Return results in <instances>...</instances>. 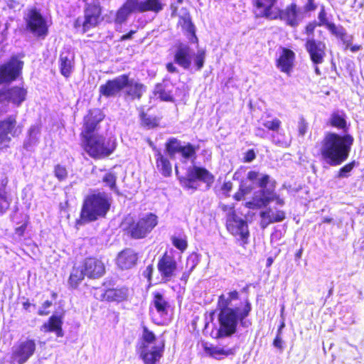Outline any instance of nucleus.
<instances>
[{"mask_svg":"<svg viewBox=\"0 0 364 364\" xmlns=\"http://www.w3.org/2000/svg\"><path fill=\"white\" fill-rule=\"evenodd\" d=\"M240 298V293L236 289L230 290L227 294H222L218 298L217 309L219 311V328L217 330L215 339L227 338L237 332V326L247 327L245 319L252 311V304L248 298H245L237 306H230L233 301Z\"/></svg>","mask_w":364,"mask_h":364,"instance_id":"nucleus-1","label":"nucleus"},{"mask_svg":"<svg viewBox=\"0 0 364 364\" xmlns=\"http://www.w3.org/2000/svg\"><path fill=\"white\" fill-rule=\"evenodd\" d=\"M353 142L354 138L350 134L326 132L321 141V160L331 166L341 165L348 158Z\"/></svg>","mask_w":364,"mask_h":364,"instance_id":"nucleus-2","label":"nucleus"},{"mask_svg":"<svg viewBox=\"0 0 364 364\" xmlns=\"http://www.w3.org/2000/svg\"><path fill=\"white\" fill-rule=\"evenodd\" d=\"M246 178L260 188L259 196H253L251 200L245 203L246 208L259 209L267 207L272 201L280 205H284V200L275 191V182L267 187L270 181V176L268 174H260L259 171L251 170L247 173Z\"/></svg>","mask_w":364,"mask_h":364,"instance_id":"nucleus-3","label":"nucleus"},{"mask_svg":"<svg viewBox=\"0 0 364 364\" xmlns=\"http://www.w3.org/2000/svg\"><path fill=\"white\" fill-rule=\"evenodd\" d=\"M277 0H253L252 4L256 9L257 16L270 19L279 18L291 27H296L300 21L299 11L295 3L288 5L285 9L274 12L273 8Z\"/></svg>","mask_w":364,"mask_h":364,"instance_id":"nucleus-4","label":"nucleus"},{"mask_svg":"<svg viewBox=\"0 0 364 364\" xmlns=\"http://www.w3.org/2000/svg\"><path fill=\"white\" fill-rule=\"evenodd\" d=\"M142 333L139 346V358L144 364H157L165 350V341L159 340L147 326H142Z\"/></svg>","mask_w":364,"mask_h":364,"instance_id":"nucleus-5","label":"nucleus"},{"mask_svg":"<svg viewBox=\"0 0 364 364\" xmlns=\"http://www.w3.org/2000/svg\"><path fill=\"white\" fill-rule=\"evenodd\" d=\"M109 208L110 203L105 193L90 194L83 201L77 223L84 225L105 218Z\"/></svg>","mask_w":364,"mask_h":364,"instance_id":"nucleus-6","label":"nucleus"},{"mask_svg":"<svg viewBox=\"0 0 364 364\" xmlns=\"http://www.w3.org/2000/svg\"><path fill=\"white\" fill-rule=\"evenodd\" d=\"M157 224L156 215L149 213L137 220L132 219L126 228V231L132 238L143 239L154 230Z\"/></svg>","mask_w":364,"mask_h":364,"instance_id":"nucleus-7","label":"nucleus"},{"mask_svg":"<svg viewBox=\"0 0 364 364\" xmlns=\"http://www.w3.org/2000/svg\"><path fill=\"white\" fill-rule=\"evenodd\" d=\"M181 185L186 189L197 190L196 181L198 180L206 184L208 188H210L215 181V176L204 167L193 166L188 169L186 176H178Z\"/></svg>","mask_w":364,"mask_h":364,"instance_id":"nucleus-8","label":"nucleus"},{"mask_svg":"<svg viewBox=\"0 0 364 364\" xmlns=\"http://www.w3.org/2000/svg\"><path fill=\"white\" fill-rule=\"evenodd\" d=\"M165 150L170 158L173 159L179 154L183 162L188 160L194 161L197 157L198 145H193L190 142L181 144V141L175 137L168 139L165 143Z\"/></svg>","mask_w":364,"mask_h":364,"instance_id":"nucleus-9","label":"nucleus"},{"mask_svg":"<svg viewBox=\"0 0 364 364\" xmlns=\"http://www.w3.org/2000/svg\"><path fill=\"white\" fill-rule=\"evenodd\" d=\"M227 231L245 247L249 243L250 230L247 220L240 218L237 214H232L230 218L225 219Z\"/></svg>","mask_w":364,"mask_h":364,"instance_id":"nucleus-10","label":"nucleus"},{"mask_svg":"<svg viewBox=\"0 0 364 364\" xmlns=\"http://www.w3.org/2000/svg\"><path fill=\"white\" fill-rule=\"evenodd\" d=\"M178 266V262L175 257V251L173 249L166 250L159 257L156 267L164 283L170 282L176 277Z\"/></svg>","mask_w":364,"mask_h":364,"instance_id":"nucleus-11","label":"nucleus"},{"mask_svg":"<svg viewBox=\"0 0 364 364\" xmlns=\"http://www.w3.org/2000/svg\"><path fill=\"white\" fill-rule=\"evenodd\" d=\"M115 92L125 90V95L130 100H139L145 91V86L134 79L129 74H123L115 77Z\"/></svg>","mask_w":364,"mask_h":364,"instance_id":"nucleus-12","label":"nucleus"},{"mask_svg":"<svg viewBox=\"0 0 364 364\" xmlns=\"http://www.w3.org/2000/svg\"><path fill=\"white\" fill-rule=\"evenodd\" d=\"M27 91L22 87L14 86L0 90V113L7 112L9 102L17 107L26 100Z\"/></svg>","mask_w":364,"mask_h":364,"instance_id":"nucleus-13","label":"nucleus"},{"mask_svg":"<svg viewBox=\"0 0 364 364\" xmlns=\"http://www.w3.org/2000/svg\"><path fill=\"white\" fill-rule=\"evenodd\" d=\"M85 151L93 158H101L109 156L112 150L105 143L102 136L90 134L82 136Z\"/></svg>","mask_w":364,"mask_h":364,"instance_id":"nucleus-14","label":"nucleus"},{"mask_svg":"<svg viewBox=\"0 0 364 364\" xmlns=\"http://www.w3.org/2000/svg\"><path fill=\"white\" fill-rule=\"evenodd\" d=\"M36 348V344L33 339L18 342L11 348V361L18 364L25 363L34 354Z\"/></svg>","mask_w":364,"mask_h":364,"instance_id":"nucleus-15","label":"nucleus"},{"mask_svg":"<svg viewBox=\"0 0 364 364\" xmlns=\"http://www.w3.org/2000/svg\"><path fill=\"white\" fill-rule=\"evenodd\" d=\"M154 95L164 102H174L176 99L183 100L186 92L183 87H175L171 84L159 83L155 87Z\"/></svg>","mask_w":364,"mask_h":364,"instance_id":"nucleus-16","label":"nucleus"},{"mask_svg":"<svg viewBox=\"0 0 364 364\" xmlns=\"http://www.w3.org/2000/svg\"><path fill=\"white\" fill-rule=\"evenodd\" d=\"M100 14L101 9L98 4H88L85 10L84 18H77L75 21V27L76 28L82 27V31L85 33L97 24Z\"/></svg>","mask_w":364,"mask_h":364,"instance_id":"nucleus-17","label":"nucleus"},{"mask_svg":"<svg viewBox=\"0 0 364 364\" xmlns=\"http://www.w3.org/2000/svg\"><path fill=\"white\" fill-rule=\"evenodd\" d=\"M23 64V61L17 56H13L7 63L0 66V84L16 80L21 74Z\"/></svg>","mask_w":364,"mask_h":364,"instance_id":"nucleus-18","label":"nucleus"},{"mask_svg":"<svg viewBox=\"0 0 364 364\" xmlns=\"http://www.w3.org/2000/svg\"><path fill=\"white\" fill-rule=\"evenodd\" d=\"M304 47L313 64H322L326 55V45L313 37L307 38Z\"/></svg>","mask_w":364,"mask_h":364,"instance_id":"nucleus-19","label":"nucleus"},{"mask_svg":"<svg viewBox=\"0 0 364 364\" xmlns=\"http://www.w3.org/2000/svg\"><path fill=\"white\" fill-rule=\"evenodd\" d=\"M21 132V129L17 126L16 115H9L0 121V145H7L11 136L15 137Z\"/></svg>","mask_w":364,"mask_h":364,"instance_id":"nucleus-20","label":"nucleus"},{"mask_svg":"<svg viewBox=\"0 0 364 364\" xmlns=\"http://www.w3.org/2000/svg\"><path fill=\"white\" fill-rule=\"evenodd\" d=\"M171 16L175 17L178 16V26H180L183 30L190 33L192 37L195 39L194 42H198V38L196 36L195 26L192 22V19L188 11V9L185 7H181L179 9V6L177 5L171 4Z\"/></svg>","mask_w":364,"mask_h":364,"instance_id":"nucleus-21","label":"nucleus"},{"mask_svg":"<svg viewBox=\"0 0 364 364\" xmlns=\"http://www.w3.org/2000/svg\"><path fill=\"white\" fill-rule=\"evenodd\" d=\"M295 53L287 48H282L279 56L275 60L277 68L287 75L290 76L294 68Z\"/></svg>","mask_w":364,"mask_h":364,"instance_id":"nucleus-22","label":"nucleus"},{"mask_svg":"<svg viewBox=\"0 0 364 364\" xmlns=\"http://www.w3.org/2000/svg\"><path fill=\"white\" fill-rule=\"evenodd\" d=\"M27 26L33 33L45 36L47 33L46 23L42 16L36 10H31L26 18Z\"/></svg>","mask_w":364,"mask_h":364,"instance_id":"nucleus-23","label":"nucleus"},{"mask_svg":"<svg viewBox=\"0 0 364 364\" xmlns=\"http://www.w3.org/2000/svg\"><path fill=\"white\" fill-rule=\"evenodd\" d=\"M138 260V252L132 248H125L118 253L117 264L120 269L127 270L136 266Z\"/></svg>","mask_w":364,"mask_h":364,"instance_id":"nucleus-24","label":"nucleus"},{"mask_svg":"<svg viewBox=\"0 0 364 364\" xmlns=\"http://www.w3.org/2000/svg\"><path fill=\"white\" fill-rule=\"evenodd\" d=\"M318 22L317 23L318 26H324L331 34L338 39H343L346 36V30L343 26H336L334 23L328 21L324 6L321 7L318 14Z\"/></svg>","mask_w":364,"mask_h":364,"instance_id":"nucleus-25","label":"nucleus"},{"mask_svg":"<svg viewBox=\"0 0 364 364\" xmlns=\"http://www.w3.org/2000/svg\"><path fill=\"white\" fill-rule=\"evenodd\" d=\"M153 150L156 169L164 177H170L172 174V164L170 159L160 149L154 146Z\"/></svg>","mask_w":364,"mask_h":364,"instance_id":"nucleus-26","label":"nucleus"},{"mask_svg":"<svg viewBox=\"0 0 364 364\" xmlns=\"http://www.w3.org/2000/svg\"><path fill=\"white\" fill-rule=\"evenodd\" d=\"M104 118V114L98 109L90 112L84 118L83 130L81 133L82 136L93 134V132L97 129L100 122Z\"/></svg>","mask_w":364,"mask_h":364,"instance_id":"nucleus-27","label":"nucleus"},{"mask_svg":"<svg viewBox=\"0 0 364 364\" xmlns=\"http://www.w3.org/2000/svg\"><path fill=\"white\" fill-rule=\"evenodd\" d=\"M82 268L86 276L90 279H96L102 277L105 273L104 264L95 258H88L85 260Z\"/></svg>","mask_w":364,"mask_h":364,"instance_id":"nucleus-28","label":"nucleus"},{"mask_svg":"<svg viewBox=\"0 0 364 364\" xmlns=\"http://www.w3.org/2000/svg\"><path fill=\"white\" fill-rule=\"evenodd\" d=\"M135 3V10L136 13H144L147 11L158 14L164 8V4L162 0H144L139 1L138 0H132Z\"/></svg>","mask_w":364,"mask_h":364,"instance_id":"nucleus-29","label":"nucleus"},{"mask_svg":"<svg viewBox=\"0 0 364 364\" xmlns=\"http://www.w3.org/2000/svg\"><path fill=\"white\" fill-rule=\"evenodd\" d=\"M174 61L183 69L188 70L191 64V48L188 46L179 44L174 54Z\"/></svg>","mask_w":364,"mask_h":364,"instance_id":"nucleus-30","label":"nucleus"},{"mask_svg":"<svg viewBox=\"0 0 364 364\" xmlns=\"http://www.w3.org/2000/svg\"><path fill=\"white\" fill-rule=\"evenodd\" d=\"M328 126L341 130L344 134H348L349 124L346 121V115L343 112L334 111L326 122Z\"/></svg>","mask_w":364,"mask_h":364,"instance_id":"nucleus-31","label":"nucleus"},{"mask_svg":"<svg viewBox=\"0 0 364 364\" xmlns=\"http://www.w3.org/2000/svg\"><path fill=\"white\" fill-rule=\"evenodd\" d=\"M157 313L160 316H167L171 305L168 300L166 299L164 294L159 291H155L153 293V299L151 302Z\"/></svg>","mask_w":364,"mask_h":364,"instance_id":"nucleus-32","label":"nucleus"},{"mask_svg":"<svg viewBox=\"0 0 364 364\" xmlns=\"http://www.w3.org/2000/svg\"><path fill=\"white\" fill-rule=\"evenodd\" d=\"M41 137V126L38 124L31 125L27 131V135L23 141V148L30 150L36 146Z\"/></svg>","mask_w":364,"mask_h":364,"instance_id":"nucleus-33","label":"nucleus"},{"mask_svg":"<svg viewBox=\"0 0 364 364\" xmlns=\"http://www.w3.org/2000/svg\"><path fill=\"white\" fill-rule=\"evenodd\" d=\"M59 63L61 74L68 77L73 68L74 54L68 50L63 51L60 55Z\"/></svg>","mask_w":364,"mask_h":364,"instance_id":"nucleus-34","label":"nucleus"},{"mask_svg":"<svg viewBox=\"0 0 364 364\" xmlns=\"http://www.w3.org/2000/svg\"><path fill=\"white\" fill-rule=\"evenodd\" d=\"M203 350L207 355L215 359H220L223 356L234 354V350L232 348L225 350L216 346H208L207 344H203Z\"/></svg>","mask_w":364,"mask_h":364,"instance_id":"nucleus-35","label":"nucleus"},{"mask_svg":"<svg viewBox=\"0 0 364 364\" xmlns=\"http://www.w3.org/2000/svg\"><path fill=\"white\" fill-rule=\"evenodd\" d=\"M135 3L132 2V0L125 3L117 12L115 21L118 23L124 22L129 14L132 12L136 13L135 10Z\"/></svg>","mask_w":364,"mask_h":364,"instance_id":"nucleus-36","label":"nucleus"},{"mask_svg":"<svg viewBox=\"0 0 364 364\" xmlns=\"http://www.w3.org/2000/svg\"><path fill=\"white\" fill-rule=\"evenodd\" d=\"M260 217L267 221V224L279 223L285 219V213L283 210H277L274 213H272L271 208L260 213Z\"/></svg>","mask_w":364,"mask_h":364,"instance_id":"nucleus-37","label":"nucleus"},{"mask_svg":"<svg viewBox=\"0 0 364 364\" xmlns=\"http://www.w3.org/2000/svg\"><path fill=\"white\" fill-rule=\"evenodd\" d=\"M141 125L146 129H153L159 126L161 117L151 115L144 112L139 114Z\"/></svg>","mask_w":364,"mask_h":364,"instance_id":"nucleus-38","label":"nucleus"},{"mask_svg":"<svg viewBox=\"0 0 364 364\" xmlns=\"http://www.w3.org/2000/svg\"><path fill=\"white\" fill-rule=\"evenodd\" d=\"M61 324V320L58 316H53L50 318L49 321L45 323L42 328L46 332L55 331L58 336H63Z\"/></svg>","mask_w":364,"mask_h":364,"instance_id":"nucleus-39","label":"nucleus"},{"mask_svg":"<svg viewBox=\"0 0 364 364\" xmlns=\"http://www.w3.org/2000/svg\"><path fill=\"white\" fill-rule=\"evenodd\" d=\"M86 274L82 267H74L69 278V284L73 288H76L78 284L83 280Z\"/></svg>","mask_w":364,"mask_h":364,"instance_id":"nucleus-40","label":"nucleus"},{"mask_svg":"<svg viewBox=\"0 0 364 364\" xmlns=\"http://www.w3.org/2000/svg\"><path fill=\"white\" fill-rule=\"evenodd\" d=\"M131 296L132 293L128 287L122 286L115 288V302L126 301Z\"/></svg>","mask_w":364,"mask_h":364,"instance_id":"nucleus-41","label":"nucleus"},{"mask_svg":"<svg viewBox=\"0 0 364 364\" xmlns=\"http://www.w3.org/2000/svg\"><path fill=\"white\" fill-rule=\"evenodd\" d=\"M172 245L178 250L181 253L184 252L188 246L187 237L186 235L181 236H172L171 237Z\"/></svg>","mask_w":364,"mask_h":364,"instance_id":"nucleus-42","label":"nucleus"},{"mask_svg":"<svg viewBox=\"0 0 364 364\" xmlns=\"http://www.w3.org/2000/svg\"><path fill=\"white\" fill-rule=\"evenodd\" d=\"M358 165V162L355 161V160H353L350 162L346 164L344 166H343L338 169L336 173V177L338 178L349 177L351 171Z\"/></svg>","mask_w":364,"mask_h":364,"instance_id":"nucleus-43","label":"nucleus"},{"mask_svg":"<svg viewBox=\"0 0 364 364\" xmlns=\"http://www.w3.org/2000/svg\"><path fill=\"white\" fill-rule=\"evenodd\" d=\"M253 188L254 187L252 186H244L243 185L240 184L238 188V190L233 195L232 198L234 200L237 201H240L244 198V197L246 195L250 193L252 191Z\"/></svg>","mask_w":364,"mask_h":364,"instance_id":"nucleus-44","label":"nucleus"},{"mask_svg":"<svg viewBox=\"0 0 364 364\" xmlns=\"http://www.w3.org/2000/svg\"><path fill=\"white\" fill-rule=\"evenodd\" d=\"M262 125L268 131L278 132L281 128L282 122L278 118H274L272 120L264 122Z\"/></svg>","mask_w":364,"mask_h":364,"instance_id":"nucleus-45","label":"nucleus"},{"mask_svg":"<svg viewBox=\"0 0 364 364\" xmlns=\"http://www.w3.org/2000/svg\"><path fill=\"white\" fill-rule=\"evenodd\" d=\"M100 92L102 96L106 97L114 95V80H108L105 85H102L100 87Z\"/></svg>","mask_w":364,"mask_h":364,"instance_id":"nucleus-46","label":"nucleus"},{"mask_svg":"<svg viewBox=\"0 0 364 364\" xmlns=\"http://www.w3.org/2000/svg\"><path fill=\"white\" fill-rule=\"evenodd\" d=\"M353 39V36H349L346 33V36L343 38L340 39L343 45L345 46V49H349L351 52L355 53L361 49L360 45H351V41Z\"/></svg>","mask_w":364,"mask_h":364,"instance_id":"nucleus-47","label":"nucleus"},{"mask_svg":"<svg viewBox=\"0 0 364 364\" xmlns=\"http://www.w3.org/2000/svg\"><path fill=\"white\" fill-rule=\"evenodd\" d=\"M205 51L204 50H198L194 58V63L197 70H200L203 68L205 63Z\"/></svg>","mask_w":364,"mask_h":364,"instance_id":"nucleus-48","label":"nucleus"},{"mask_svg":"<svg viewBox=\"0 0 364 364\" xmlns=\"http://www.w3.org/2000/svg\"><path fill=\"white\" fill-rule=\"evenodd\" d=\"M54 175L59 181H64L68 177V171L65 166L58 164L54 167Z\"/></svg>","mask_w":364,"mask_h":364,"instance_id":"nucleus-49","label":"nucleus"},{"mask_svg":"<svg viewBox=\"0 0 364 364\" xmlns=\"http://www.w3.org/2000/svg\"><path fill=\"white\" fill-rule=\"evenodd\" d=\"M11 200L6 196V192L0 191V213H4L10 205Z\"/></svg>","mask_w":364,"mask_h":364,"instance_id":"nucleus-50","label":"nucleus"},{"mask_svg":"<svg viewBox=\"0 0 364 364\" xmlns=\"http://www.w3.org/2000/svg\"><path fill=\"white\" fill-rule=\"evenodd\" d=\"M198 263V258L196 254H191L186 258V269L193 272Z\"/></svg>","mask_w":364,"mask_h":364,"instance_id":"nucleus-51","label":"nucleus"},{"mask_svg":"<svg viewBox=\"0 0 364 364\" xmlns=\"http://www.w3.org/2000/svg\"><path fill=\"white\" fill-rule=\"evenodd\" d=\"M318 26V25L316 21L308 22L304 27V33L307 36H312L314 33L316 26Z\"/></svg>","mask_w":364,"mask_h":364,"instance_id":"nucleus-52","label":"nucleus"},{"mask_svg":"<svg viewBox=\"0 0 364 364\" xmlns=\"http://www.w3.org/2000/svg\"><path fill=\"white\" fill-rule=\"evenodd\" d=\"M309 129V124L304 118H301L298 122V134L301 136H304Z\"/></svg>","mask_w":364,"mask_h":364,"instance_id":"nucleus-53","label":"nucleus"},{"mask_svg":"<svg viewBox=\"0 0 364 364\" xmlns=\"http://www.w3.org/2000/svg\"><path fill=\"white\" fill-rule=\"evenodd\" d=\"M220 208L223 212H227L226 218H230L232 214H237L234 205H228L226 204L220 205Z\"/></svg>","mask_w":364,"mask_h":364,"instance_id":"nucleus-54","label":"nucleus"},{"mask_svg":"<svg viewBox=\"0 0 364 364\" xmlns=\"http://www.w3.org/2000/svg\"><path fill=\"white\" fill-rule=\"evenodd\" d=\"M318 6L315 0H306L304 5V11L306 13L313 12L316 10Z\"/></svg>","mask_w":364,"mask_h":364,"instance_id":"nucleus-55","label":"nucleus"},{"mask_svg":"<svg viewBox=\"0 0 364 364\" xmlns=\"http://www.w3.org/2000/svg\"><path fill=\"white\" fill-rule=\"evenodd\" d=\"M7 6L9 7V9H12L14 11H20L21 7H22V4L16 1V0H4Z\"/></svg>","mask_w":364,"mask_h":364,"instance_id":"nucleus-56","label":"nucleus"},{"mask_svg":"<svg viewBox=\"0 0 364 364\" xmlns=\"http://www.w3.org/2000/svg\"><path fill=\"white\" fill-rule=\"evenodd\" d=\"M256 158V154L254 149H251L247 150L245 153V156L243 157L242 161L245 163L252 162Z\"/></svg>","mask_w":364,"mask_h":364,"instance_id":"nucleus-57","label":"nucleus"},{"mask_svg":"<svg viewBox=\"0 0 364 364\" xmlns=\"http://www.w3.org/2000/svg\"><path fill=\"white\" fill-rule=\"evenodd\" d=\"M232 183L230 181H225L223 183L221 186V190L226 197L230 196V192L232 191Z\"/></svg>","mask_w":364,"mask_h":364,"instance_id":"nucleus-58","label":"nucleus"},{"mask_svg":"<svg viewBox=\"0 0 364 364\" xmlns=\"http://www.w3.org/2000/svg\"><path fill=\"white\" fill-rule=\"evenodd\" d=\"M103 181L111 189L114 188V175L112 173L106 174L103 178Z\"/></svg>","mask_w":364,"mask_h":364,"instance_id":"nucleus-59","label":"nucleus"},{"mask_svg":"<svg viewBox=\"0 0 364 364\" xmlns=\"http://www.w3.org/2000/svg\"><path fill=\"white\" fill-rule=\"evenodd\" d=\"M153 272L154 267L152 264H149L144 272V276L147 279L149 282H151L152 279Z\"/></svg>","mask_w":364,"mask_h":364,"instance_id":"nucleus-60","label":"nucleus"},{"mask_svg":"<svg viewBox=\"0 0 364 364\" xmlns=\"http://www.w3.org/2000/svg\"><path fill=\"white\" fill-rule=\"evenodd\" d=\"M282 343H283V341L282 339V336L276 335L275 338L273 340V343H272L273 346L279 350H282V348H283Z\"/></svg>","mask_w":364,"mask_h":364,"instance_id":"nucleus-61","label":"nucleus"},{"mask_svg":"<svg viewBox=\"0 0 364 364\" xmlns=\"http://www.w3.org/2000/svg\"><path fill=\"white\" fill-rule=\"evenodd\" d=\"M166 68L167 70L171 73H174L178 72L176 67L173 65V63L172 62H169V63H166Z\"/></svg>","mask_w":364,"mask_h":364,"instance_id":"nucleus-62","label":"nucleus"},{"mask_svg":"<svg viewBox=\"0 0 364 364\" xmlns=\"http://www.w3.org/2000/svg\"><path fill=\"white\" fill-rule=\"evenodd\" d=\"M191 271L188 270L186 269V270L182 274V276L181 277V280L182 282H183L185 284L187 283L188 279H189V277L191 274Z\"/></svg>","mask_w":364,"mask_h":364,"instance_id":"nucleus-63","label":"nucleus"},{"mask_svg":"<svg viewBox=\"0 0 364 364\" xmlns=\"http://www.w3.org/2000/svg\"><path fill=\"white\" fill-rule=\"evenodd\" d=\"M135 33H136V31L131 30L129 33L123 35L120 38L119 41H125V40L130 39L132 38L133 34H134Z\"/></svg>","mask_w":364,"mask_h":364,"instance_id":"nucleus-64","label":"nucleus"}]
</instances>
